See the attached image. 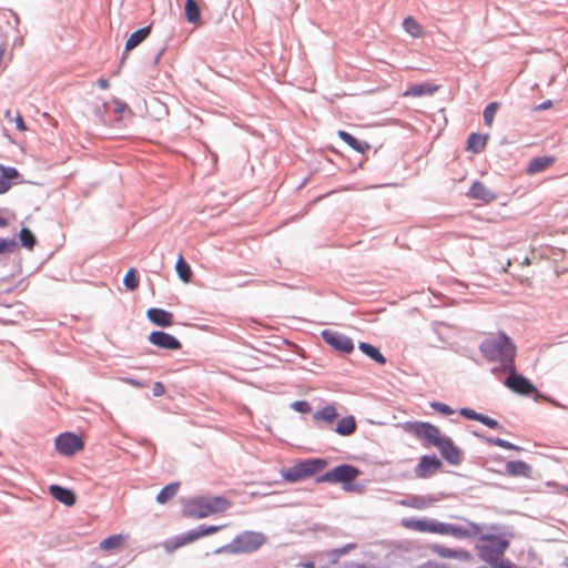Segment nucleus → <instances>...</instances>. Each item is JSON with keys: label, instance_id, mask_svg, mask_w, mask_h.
I'll return each mask as SVG.
<instances>
[{"label": "nucleus", "instance_id": "f257e3e1", "mask_svg": "<svg viewBox=\"0 0 568 568\" xmlns=\"http://www.w3.org/2000/svg\"><path fill=\"white\" fill-rule=\"evenodd\" d=\"M400 524L404 528L409 530L453 536L456 538H467L481 531L479 525L475 523H469L467 527H463L437 520L404 518Z\"/></svg>", "mask_w": 568, "mask_h": 568}, {"label": "nucleus", "instance_id": "f03ea898", "mask_svg": "<svg viewBox=\"0 0 568 568\" xmlns=\"http://www.w3.org/2000/svg\"><path fill=\"white\" fill-rule=\"evenodd\" d=\"M480 352L488 362L499 363L503 371L515 365L516 345L505 333L486 338L480 344Z\"/></svg>", "mask_w": 568, "mask_h": 568}, {"label": "nucleus", "instance_id": "7ed1b4c3", "mask_svg": "<svg viewBox=\"0 0 568 568\" xmlns=\"http://www.w3.org/2000/svg\"><path fill=\"white\" fill-rule=\"evenodd\" d=\"M232 506V501L222 497H196L185 500L183 514L190 518H205L213 514L223 513Z\"/></svg>", "mask_w": 568, "mask_h": 568}, {"label": "nucleus", "instance_id": "20e7f679", "mask_svg": "<svg viewBox=\"0 0 568 568\" xmlns=\"http://www.w3.org/2000/svg\"><path fill=\"white\" fill-rule=\"evenodd\" d=\"M509 542L497 536H485L480 539L477 549L478 554L485 561L489 562L494 568H511L513 564L501 559Z\"/></svg>", "mask_w": 568, "mask_h": 568}, {"label": "nucleus", "instance_id": "39448f33", "mask_svg": "<svg viewBox=\"0 0 568 568\" xmlns=\"http://www.w3.org/2000/svg\"><path fill=\"white\" fill-rule=\"evenodd\" d=\"M326 466L327 462L323 458H310L283 470L282 476L288 483H296L320 473Z\"/></svg>", "mask_w": 568, "mask_h": 568}, {"label": "nucleus", "instance_id": "423d86ee", "mask_svg": "<svg viewBox=\"0 0 568 568\" xmlns=\"http://www.w3.org/2000/svg\"><path fill=\"white\" fill-rule=\"evenodd\" d=\"M265 541V537L261 532L245 531L235 537L226 547L234 554H247L257 550Z\"/></svg>", "mask_w": 568, "mask_h": 568}, {"label": "nucleus", "instance_id": "0eeeda50", "mask_svg": "<svg viewBox=\"0 0 568 568\" xmlns=\"http://www.w3.org/2000/svg\"><path fill=\"white\" fill-rule=\"evenodd\" d=\"M361 475V470L352 465H339L323 474L318 483L349 484Z\"/></svg>", "mask_w": 568, "mask_h": 568}, {"label": "nucleus", "instance_id": "6e6552de", "mask_svg": "<svg viewBox=\"0 0 568 568\" xmlns=\"http://www.w3.org/2000/svg\"><path fill=\"white\" fill-rule=\"evenodd\" d=\"M505 372L508 373V377L505 381V385L511 392L523 396H529L531 394H537V397L540 396L537 392V388L528 378H526L521 374L516 373L515 365L513 366L511 369H506Z\"/></svg>", "mask_w": 568, "mask_h": 568}, {"label": "nucleus", "instance_id": "1a4fd4ad", "mask_svg": "<svg viewBox=\"0 0 568 568\" xmlns=\"http://www.w3.org/2000/svg\"><path fill=\"white\" fill-rule=\"evenodd\" d=\"M83 447L84 444L81 437L73 433H63L55 438L57 450L65 456L74 455L75 453L81 452Z\"/></svg>", "mask_w": 568, "mask_h": 568}, {"label": "nucleus", "instance_id": "9d476101", "mask_svg": "<svg viewBox=\"0 0 568 568\" xmlns=\"http://www.w3.org/2000/svg\"><path fill=\"white\" fill-rule=\"evenodd\" d=\"M322 337L329 346L343 353H351L354 348L353 341L338 332L324 329Z\"/></svg>", "mask_w": 568, "mask_h": 568}, {"label": "nucleus", "instance_id": "9b49d317", "mask_svg": "<svg viewBox=\"0 0 568 568\" xmlns=\"http://www.w3.org/2000/svg\"><path fill=\"white\" fill-rule=\"evenodd\" d=\"M149 342L163 349L176 351L182 347L178 338L162 331L152 332L149 335Z\"/></svg>", "mask_w": 568, "mask_h": 568}, {"label": "nucleus", "instance_id": "f8f14e48", "mask_svg": "<svg viewBox=\"0 0 568 568\" xmlns=\"http://www.w3.org/2000/svg\"><path fill=\"white\" fill-rule=\"evenodd\" d=\"M414 433L416 436L427 440L428 444H432L435 447L437 446V443H439L444 437L436 426L428 423H417L414 426Z\"/></svg>", "mask_w": 568, "mask_h": 568}, {"label": "nucleus", "instance_id": "ddd939ff", "mask_svg": "<svg viewBox=\"0 0 568 568\" xmlns=\"http://www.w3.org/2000/svg\"><path fill=\"white\" fill-rule=\"evenodd\" d=\"M442 456L450 464L458 465L462 460V450L448 437H443L436 446Z\"/></svg>", "mask_w": 568, "mask_h": 568}, {"label": "nucleus", "instance_id": "4468645a", "mask_svg": "<svg viewBox=\"0 0 568 568\" xmlns=\"http://www.w3.org/2000/svg\"><path fill=\"white\" fill-rule=\"evenodd\" d=\"M439 499L435 496L410 495L398 501V505L417 510L433 507Z\"/></svg>", "mask_w": 568, "mask_h": 568}, {"label": "nucleus", "instance_id": "2eb2a0df", "mask_svg": "<svg viewBox=\"0 0 568 568\" xmlns=\"http://www.w3.org/2000/svg\"><path fill=\"white\" fill-rule=\"evenodd\" d=\"M442 467V462L436 456H423L416 466L415 473L419 478H428Z\"/></svg>", "mask_w": 568, "mask_h": 568}, {"label": "nucleus", "instance_id": "dca6fc26", "mask_svg": "<svg viewBox=\"0 0 568 568\" xmlns=\"http://www.w3.org/2000/svg\"><path fill=\"white\" fill-rule=\"evenodd\" d=\"M430 550L442 558H454L462 561L471 560V555L464 549H453L442 545H432Z\"/></svg>", "mask_w": 568, "mask_h": 568}, {"label": "nucleus", "instance_id": "f3484780", "mask_svg": "<svg viewBox=\"0 0 568 568\" xmlns=\"http://www.w3.org/2000/svg\"><path fill=\"white\" fill-rule=\"evenodd\" d=\"M468 196L481 201L485 204H488L496 200L497 195L489 190L484 183L476 181L473 183L468 191Z\"/></svg>", "mask_w": 568, "mask_h": 568}, {"label": "nucleus", "instance_id": "a211bd4d", "mask_svg": "<svg viewBox=\"0 0 568 568\" xmlns=\"http://www.w3.org/2000/svg\"><path fill=\"white\" fill-rule=\"evenodd\" d=\"M146 315L148 318L158 326L170 327L174 323L173 314L162 308H150Z\"/></svg>", "mask_w": 568, "mask_h": 568}, {"label": "nucleus", "instance_id": "6ab92c4d", "mask_svg": "<svg viewBox=\"0 0 568 568\" xmlns=\"http://www.w3.org/2000/svg\"><path fill=\"white\" fill-rule=\"evenodd\" d=\"M49 493L54 499L68 507L73 506L77 501L75 494L71 489L58 485H51Z\"/></svg>", "mask_w": 568, "mask_h": 568}, {"label": "nucleus", "instance_id": "aec40b11", "mask_svg": "<svg viewBox=\"0 0 568 568\" xmlns=\"http://www.w3.org/2000/svg\"><path fill=\"white\" fill-rule=\"evenodd\" d=\"M505 473L511 477H530L531 467L523 460L508 462Z\"/></svg>", "mask_w": 568, "mask_h": 568}, {"label": "nucleus", "instance_id": "412c9836", "mask_svg": "<svg viewBox=\"0 0 568 568\" xmlns=\"http://www.w3.org/2000/svg\"><path fill=\"white\" fill-rule=\"evenodd\" d=\"M338 412L335 405L329 404L324 406L323 408L318 409L314 415L313 419L316 423H325V424H333L334 420L337 418Z\"/></svg>", "mask_w": 568, "mask_h": 568}, {"label": "nucleus", "instance_id": "4be33fe9", "mask_svg": "<svg viewBox=\"0 0 568 568\" xmlns=\"http://www.w3.org/2000/svg\"><path fill=\"white\" fill-rule=\"evenodd\" d=\"M337 135L342 139L349 148L358 153H366L371 149V145L367 142L358 141L352 134L346 131H338Z\"/></svg>", "mask_w": 568, "mask_h": 568}, {"label": "nucleus", "instance_id": "5701e85b", "mask_svg": "<svg viewBox=\"0 0 568 568\" xmlns=\"http://www.w3.org/2000/svg\"><path fill=\"white\" fill-rule=\"evenodd\" d=\"M437 90H438V87L433 85L430 83L413 84L403 93V97L432 95Z\"/></svg>", "mask_w": 568, "mask_h": 568}, {"label": "nucleus", "instance_id": "b1692460", "mask_svg": "<svg viewBox=\"0 0 568 568\" xmlns=\"http://www.w3.org/2000/svg\"><path fill=\"white\" fill-rule=\"evenodd\" d=\"M488 141L487 134H478L471 133L467 140V151L473 152L475 154L480 153L485 150Z\"/></svg>", "mask_w": 568, "mask_h": 568}, {"label": "nucleus", "instance_id": "393cba45", "mask_svg": "<svg viewBox=\"0 0 568 568\" xmlns=\"http://www.w3.org/2000/svg\"><path fill=\"white\" fill-rule=\"evenodd\" d=\"M554 162H555V158L554 156H538V158H534L529 162V165L527 168V173L528 174H536V173L542 172L546 169H548L549 166H551L554 164Z\"/></svg>", "mask_w": 568, "mask_h": 568}, {"label": "nucleus", "instance_id": "a878e982", "mask_svg": "<svg viewBox=\"0 0 568 568\" xmlns=\"http://www.w3.org/2000/svg\"><path fill=\"white\" fill-rule=\"evenodd\" d=\"M193 541H195V537L193 536L192 531H189L184 535L175 537L174 539L166 540L164 542V548L166 551L173 552L178 548L183 547Z\"/></svg>", "mask_w": 568, "mask_h": 568}, {"label": "nucleus", "instance_id": "bb28decb", "mask_svg": "<svg viewBox=\"0 0 568 568\" xmlns=\"http://www.w3.org/2000/svg\"><path fill=\"white\" fill-rule=\"evenodd\" d=\"M184 10L186 20L194 26H200L202 23L201 11L197 3L194 0H185Z\"/></svg>", "mask_w": 568, "mask_h": 568}, {"label": "nucleus", "instance_id": "cd10ccee", "mask_svg": "<svg viewBox=\"0 0 568 568\" xmlns=\"http://www.w3.org/2000/svg\"><path fill=\"white\" fill-rule=\"evenodd\" d=\"M356 427L354 416H346L338 420L335 432L341 436H349L355 433Z\"/></svg>", "mask_w": 568, "mask_h": 568}, {"label": "nucleus", "instance_id": "c85d7f7f", "mask_svg": "<svg viewBox=\"0 0 568 568\" xmlns=\"http://www.w3.org/2000/svg\"><path fill=\"white\" fill-rule=\"evenodd\" d=\"M151 32V27H144L142 29H139L138 31L133 32L126 43H125V52H129L133 50L135 47H138L143 40L148 38V36Z\"/></svg>", "mask_w": 568, "mask_h": 568}, {"label": "nucleus", "instance_id": "c756f323", "mask_svg": "<svg viewBox=\"0 0 568 568\" xmlns=\"http://www.w3.org/2000/svg\"><path fill=\"white\" fill-rule=\"evenodd\" d=\"M403 28L413 38H420V37L424 36L423 27L413 17H407V18L404 19Z\"/></svg>", "mask_w": 568, "mask_h": 568}, {"label": "nucleus", "instance_id": "7c9ffc66", "mask_svg": "<svg viewBox=\"0 0 568 568\" xmlns=\"http://www.w3.org/2000/svg\"><path fill=\"white\" fill-rule=\"evenodd\" d=\"M180 488L179 483H172L166 485L156 496V501L159 504H166L170 501L176 494Z\"/></svg>", "mask_w": 568, "mask_h": 568}, {"label": "nucleus", "instance_id": "2f4dec72", "mask_svg": "<svg viewBox=\"0 0 568 568\" xmlns=\"http://www.w3.org/2000/svg\"><path fill=\"white\" fill-rule=\"evenodd\" d=\"M358 347L364 354L378 364L384 365L386 363L385 356L375 346L367 343H359Z\"/></svg>", "mask_w": 568, "mask_h": 568}, {"label": "nucleus", "instance_id": "473e14b6", "mask_svg": "<svg viewBox=\"0 0 568 568\" xmlns=\"http://www.w3.org/2000/svg\"><path fill=\"white\" fill-rule=\"evenodd\" d=\"M175 271L179 277L184 282L189 283L191 281L192 271L190 265L185 262L183 256L181 255L175 264Z\"/></svg>", "mask_w": 568, "mask_h": 568}, {"label": "nucleus", "instance_id": "72a5a7b5", "mask_svg": "<svg viewBox=\"0 0 568 568\" xmlns=\"http://www.w3.org/2000/svg\"><path fill=\"white\" fill-rule=\"evenodd\" d=\"M19 239H20L22 246H24L29 251L33 250V247L37 244V239L34 236V234L27 227H22L20 230Z\"/></svg>", "mask_w": 568, "mask_h": 568}, {"label": "nucleus", "instance_id": "f704fd0d", "mask_svg": "<svg viewBox=\"0 0 568 568\" xmlns=\"http://www.w3.org/2000/svg\"><path fill=\"white\" fill-rule=\"evenodd\" d=\"M123 542L124 537L122 535H112L101 541L100 548L103 550H112L121 547Z\"/></svg>", "mask_w": 568, "mask_h": 568}, {"label": "nucleus", "instance_id": "c9c22d12", "mask_svg": "<svg viewBox=\"0 0 568 568\" xmlns=\"http://www.w3.org/2000/svg\"><path fill=\"white\" fill-rule=\"evenodd\" d=\"M499 106H500V104L498 102H491L485 108L483 115H484V122L487 126L493 125L495 114L498 111Z\"/></svg>", "mask_w": 568, "mask_h": 568}, {"label": "nucleus", "instance_id": "e433bc0d", "mask_svg": "<svg viewBox=\"0 0 568 568\" xmlns=\"http://www.w3.org/2000/svg\"><path fill=\"white\" fill-rule=\"evenodd\" d=\"M124 285L128 290L134 291L139 286V278L135 268H130L124 276Z\"/></svg>", "mask_w": 568, "mask_h": 568}, {"label": "nucleus", "instance_id": "4c0bfd02", "mask_svg": "<svg viewBox=\"0 0 568 568\" xmlns=\"http://www.w3.org/2000/svg\"><path fill=\"white\" fill-rule=\"evenodd\" d=\"M222 526H200L197 530H192L195 540L212 534L217 532Z\"/></svg>", "mask_w": 568, "mask_h": 568}, {"label": "nucleus", "instance_id": "58836bf2", "mask_svg": "<svg viewBox=\"0 0 568 568\" xmlns=\"http://www.w3.org/2000/svg\"><path fill=\"white\" fill-rule=\"evenodd\" d=\"M17 247L18 243L14 239L0 237V254L13 253Z\"/></svg>", "mask_w": 568, "mask_h": 568}, {"label": "nucleus", "instance_id": "ea45409f", "mask_svg": "<svg viewBox=\"0 0 568 568\" xmlns=\"http://www.w3.org/2000/svg\"><path fill=\"white\" fill-rule=\"evenodd\" d=\"M487 442L491 445H495V446H498V447H501V448H505V449H515V450H518L519 447L515 446L514 444L509 443V442H506L501 438H487Z\"/></svg>", "mask_w": 568, "mask_h": 568}, {"label": "nucleus", "instance_id": "a19ab883", "mask_svg": "<svg viewBox=\"0 0 568 568\" xmlns=\"http://www.w3.org/2000/svg\"><path fill=\"white\" fill-rule=\"evenodd\" d=\"M291 407L302 414H308L312 412V406L306 400H296L294 402Z\"/></svg>", "mask_w": 568, "mask_h": 568}, {"label": "nucleus", "instance_id": "79ce46f5", "mask_svg": "<svg viewBox=\"0 0 568 568\" xmlns=\"http://www.w3.org/2000/svg\"><path fill=\"white\" fill-rule=\"evenodd\" d=\"M0 170L2 172V178H4L7 181L18 178L19 173L16 168H4L0 165Z\"/></svg>", "mask_w": 568, "mask_h": 568}, {"label": "nucleus", "instance_id": "37998d69", "mask_svg": "<svg viewBox=\"0 0 568 568\" xmlns=\"http://www.w3.org/2000/svg\"><path fill=\"white\" fill-rule=\"evenodd\" d=\"M459 414L467 419L477 420V422H479V418L481 416V414H479L470 408H462L459 410Z\"/></svg>", "mask_w": 568, "mask_h": 568}, {"label": "nucleus", "instance_id": "c03bdc74", "mask_svg": "<svg viewBox=\"0 0 568 568\" xmlns=\"http://www.w3.org/2000/svg\"><path fill=\"white\" fill-rule=\"evenodd\" d=\"M432 406L442 414L452 415L454 410L444 403H433Z\"/></svg>", "mask_w": 568, "mask_h": 568}, {"label": "nucleus", "instance_id": "a18cd8bd", "mask_svg": "<svg viewBox=\"0 0 568 568\" xmlns=\"http://www.w3.org/2000/svg\"><path fill=\"white\" fill-rule=\"evenodd\" d=\"M479 422L483 423L484 425L488 426L489 428H493V429H495V428H497L499 426V423L496 419L490 418V417H488L486 415H483V414H481V416L479 418Z\"/></svg>", "mask_w": 568, "mask_h": 568}, {"label": "nucleus", "instance_id": "49530a36", "mask_svg": "<svg viewBox=\"0 0 568 568\" xmlns=\"http://www.w3.org/2000/svg\"><path fill=\"white\" fill-rule=\"evenodd\" d=\"M16 126L19 131L24 132L27 131V125L24 123V120L20 113H18L13 119Z\"/></svg>", "mask_w": 568, "mask_h": 568}, {"label": "nucleus", "instance_id": "de8ad7c7", "mask_svg": "<svg viewBox=\"0 0 568 568\" xmlns=\"http://www.w3.org/2000/svg\"><path fill=\"white\" fill-rule=\"evenodd\" d=\"M152 392L154 396H162L165 393V387L161 382H155Z\"/></svg>", "mask_w": 568, "mask_h": 568}, {"label": "nucleus", "instance_id": "09e8293b", "mask_svg": "<svg viewBox=\"0 0 568 568\" xmlns=\"http://www.w3.org/2000/svg\"><path fill=\"white\" fill-rule=\"evenodd\" d=\"M420 568H452L448 565L436 562V561H428L424 564Z\"/></svg>", "mask_w": 568, "mask_h": 568}, {"label": "nucleus", "instance_id": "8fccbe9b", "mask_svg": "<svg viewBox=\"0 0 568 568\" xmlns=\"http://www.w3.org/2000/svg\"><path fill=\"white\" fill-rule=\"evenodd\" d=\"M122 381H123L125 384L131 385V386H133V387H138V388L144 387V384H143V383H141L140 381L134 379V378L126 377V378H123Z\"/></svg>", "mask_w": 568, "mask_h": 568}, {"label": "nucleus", "instance_id": "3c124183", "mask_svg": "<svg viewBox=\"0 0 568 568\" xmlns=\"http://www.w3.org/2000/svg\"><path fill=\"white\" fill-rule=\"evenodd\" d=\"M552 108V101L551 100H547L545 102H542L541 104H538L534 108L535 111H545V110H548V109H551Z\"/></svg>", "mask_w": 568, "mask_h": 568}, {"label": "nucleus", "instance_id": "603ef678", "mask_svg": "<svg viewBox=\"0 0 568 568\" xmlns=\"http://www.w3.org/2000/svg\"><path fill=\"white\" fill-rule=\"evenodd\" d=\"M10 182L0 176V194L6 193L10 189Z\"/></svg>", "mask_w": 568, "mask_h": 568}, {"label": "nucleus", "instance_id": "864d4df0", "mask_svg": "<svg viewBox=\"0 0 568 568\" xmlns=\"http://www.w3.org/2000/svg\"><path fill=\"white\" fill-rule=\"evenodd\" d=\"M517 281H518L520 284H523V285H525V286H528V287H531V286H532V284H534V283H532L531 277H529V276H518V277H517Z\"/></svg>", "mask_w": 568, "mask_h": 568}, {"label": "nucleus", "instance_id": "5fc2aeb1", "mask_svg": "<svg viewBox=\"0 0 568 568\" xmlns=\"http://www.w3.org/2000/svg\"><path fill=\"white\" fill-rule=\"evenodd\" d=\"M98 85L102 90H106L110 87V83H109V81L106 79H99L98 80Z\"/></svg>", "mask_w": 568, "mask_h": 568}, {"label": "nucleus", "instance_id": "6e6d98bb", "mask_svg": "<svg viewBox=\"0 0 568 568\" xmlns=\"http://www.w3.org/2000/svg\"><path fill=\"white\" fill-rule=\"evenodd\" d=\"M115 105H116V112H123L128 106L125 103L123 102H120V101H115Z\"/></svg>", "mask_w": 568, "mask_h": 568}, {"label": "nucleus", "instance_id": "4d7b16f0", "mask_svg": "<svg viewBox=\"0 0 568 568\" xmlns=\"http://www.w3.org/2000/svg\"><path fill=\"white\" fill-rule=\"evenodd\" d=\"M4 116L8 121H13V116H12V112L11 110H7L6 113H4Z\"/></svg>", "mask_w": 568, "mask_h": 568}, {"label": "nucleus", "instance_id": "13d9d810", "mask_svg": "<svg viewBox=\"0 0 568 568\" xmlns=\"http://www.w3.org/2000/svg\"><path fill=\"white\" fill-rule=\"evenodd\" d=\"M520 264L523 266H529L531 264V261L529 257H525Z\"/></svg>", "mask_w": 568, "mask_h": 568}, {"label": "nucleus", "instance_id": "bf43d9fd", "mask_svg": "<svg viewBox=\"0 0 568 568\" xmlns=\"http://www.w3.org/2000/svg\"><path fill=\"white\" fill-rule=\"evenodd\" d=\"M8 225V222L4 217L0 216V227H6Z\"/></svg>", "mask_w": 568, "mask_h": 568}, {"label": "nucleus", "instance_id": "052dcab7", "mask_svg": "<svg viewBox=\"0 0 568 568\" xmlns=\"http://www.w3.org/2000/svg\"><path fill=\"white\" fill-rule=\"evenodd\" d=\"M565 490L568 493V487H565Z\"/></svg>", "mask_w": 568, "mask_h": 568}]
</instances>
